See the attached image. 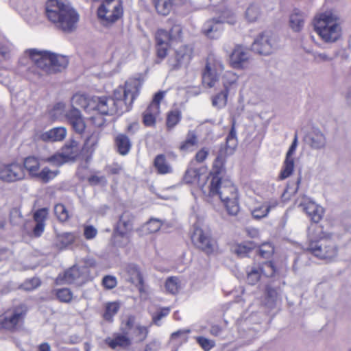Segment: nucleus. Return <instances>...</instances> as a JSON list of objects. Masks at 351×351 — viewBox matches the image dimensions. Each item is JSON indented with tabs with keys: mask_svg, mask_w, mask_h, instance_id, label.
I'll return each mask as SVG.
<instances>
[{
	"mask_svg": "<svg viewBox=\"0 0 351 351\" xmlns=\"http://www.w3.org/2000/svg\"><path fill=\"white\" fill-rule=\"evenodd\" d=\"M298 207L306 214L314 223H318L322 219L324 209L320 205L316 204L310 197L303 195L298 199Z\"/></svg>",
	"mask_w": 351,
	"mask_h": 351,
	"instance_id": "16",
	"label": "nucleus"
},
{
	"mask_svg": "<svg viewBox=\"0 0 351 351\" xmlns=\"http://www.w3.org/2000/svg\"><path fill=\"white\" fill-rule=\"evenodd\" d=\"M132 319L129 317L126 321L125 326L121 324V330L122 333H114L112 337L106 338L105 343L112 350H119L128 347L130 343L128 334L131 329Z\"/></svg>",
	"mask_w": 351,
	"mask_h": 351,
	"instance_id": "14",
	"label": "nucleus"
},
{
	"mask_svg": "<svg viewBox=\"0 0 351 351\" xmlns=\"http://www.w3.org/2000/svg\"><path fill=\"white\" fill-rule=\"evenodd\" d=\"M309 243L307 250L315 257L332 262L337 257L339 247L332 238L331 234L324 232L320 226L309 228Z\"/></svg>",
	"mask_w": 351,
	"mask_h": 351,
	"instance_id": "4",
	"label": "nucleus"
},
{
	"mask_svg": "<svg viewBox=\"0 0 351 351\" xmlns=\"http://www.w3.org/2000/svg\"><path fill=\"white\" fill-rule=\"evenodd\" d=\"M45 15L56 28L66 33L75 30L80 20L78 12L66 0H48Z\"/></svg>",
	"mask_w": 351,
	"mask_h": 351,
	"instance_id": "2",
	"label": "nucleus"
},
{
	"mask_svg": "<svg viewBox=\"0 0 351 351\" xmlns=\"http://www.w3.org/2000/svg\"><path fill=\"white\" fill-rule=\"evenodd\" d=\"M158 32H162L165 33L167 38H163V39L169 43H172L173 42H178L180 40L182 30L180 25H175L172 27L169 32H167L164 29H159Z\"/></svg>",
	"mask_w": 351,
	"mask_h": 351,
	"instance_id": "33",
	"label": "nucleus"
},
{
	"mask_svg": "<svg viewBox=\"0 0 351 351\" xmlns=\"http://www.w3.org/2000/svg\"><path fill=\"white\" fill-rule=\"evenodd\" d=\"M10 221L14 226H19L23 223V219L19 208H14L10 210Z\"/></svg>",
	"mask_w": 351,
	"mask_h": 351,
	"instance_id": "52",
	"label": "nucleus"
},
{
	"mask_svg": "<svg viewBox=\"0 0 351 351\" xmlns=\"http://www.w3.org/2000/svg\"><path fill=\"white\" fill-rule=\"evenodd\" d=\"M191 332L189 329H182L171 335L170 341H176L177 344H182L188 341V335Z\"/></svg>",
	"mask_w": 351,
	"mask_h": 351,
	"instance_id": "41",
	"label": "nucleus"
},
{
	"mask_svg": "<svg viewBox=\"0 0 351 351\" xmlns=\"http://www.w3.org/2000/svg\"><path fill=\"white\" fill-rule=\"evenodd\" d=\"M258 267L260 269L261 275H263L267 277L272 276L276 271L273 263L270 261L265 262L261 266L258 265Z\"/></svg>",
	"mask_w": 351,
	"mask_h": 351,
	"instance_id": "48",
	"label": "nucleus"
},
{
	"mask_svg": "<svg viewBox=\"0 0 351 351\" xmlns=\"http://www.w3.org/2000/svg\"><path fill=\"white\" fill-rule=\"evenodd\" d=\"M154 166L158 174H168L173 172V168L167 161L164 154L157 155L154 161Z\"/></svg>",
	"mask_w": 351,
	"mask_h": 351,
	"instance_id": "29",
	"label": "nucleus"
},
{
	"mask_svg": "<svg viewBox=\"0 0 351 351\" xmlns=\"http://www.w3.org/2000/svg\"><path fill=\"white\" fill-rule=\"evenodd\" d=\"M25 54L37 68L47 74L61 72L67 66L69 63L66 56L47 51L30 49L26 50Z\"/></svg>",
	"mask_w": 351,
	"mask_h": 351,
	"instance_id": "5",
	"label": "nucleus"
},
{
	"mask_svg": "<svg viewBox=\"0 0 351 351\" xmlns=\"http://www.w3.org/2000/svg\"><path fill=\"white\" fill-rule=\"evenodd\" d=\"M119 309V303L114 302L106 304L104 318L108 322L112 320L113 316L118 312Z\"/></svg>",
	"mask_w": 351,
	"mask_h": 351,
	"instance_id": "46",
	"label": "nucleus"
},
{
	"mask_svg": "<svg viewBox=\"0 0 351 351\" xmlns=\"http://www.w3.org/2000/svg\"><path fill=\"white\" fill-rule=\"evenodd\" d=\"M67 131L64 127H56L41 133L39 138L44 142H59L66 136Z\"/></svg>",
	"mask_w": 351,
	"mask_h": 351,
	"instance_id": "24",
	"label": "nucleus"
},
{
	"mask_svg": "<svg viewBox=\"0 0 351 351\" xmlns=\"http://www.w3.org/2000/svg\"><path fill=\"white\" fill-rule=\"evenodd\" d=\"M137 281L136 287L140 293L142 299L146 300L149 295V287L145 283L143 274L141 271L136 266L133 265V279Z\"/></svg>",
	"mask_w": 351,
	"mask_h": 351,
	"instance_id": "26",
	"label": "nucleus"
},
{
	"mask_svg": "<svg viewBox=\"0 0 351 351\" xmlns=\"http://www.w3.org/2000/svg\"><path fill=\"white\" fill-rule=\"evenodd\" d=\"M294 169V159L286 158L282 169L280 174V178L284 180L289 177Z\"/></svg>",
	"mask_w": 351,
	"mask_h": 351,
	"instance_id": "45",
	"label": "nucleus"
},
{
	"mask_svg": "<svg viewBox=\"0 0 351 351\" xmlns=\"http://www.w3.org/2000/svg\"><path fill=\"white\" fill-rule=\"evenodd\" d=\"M191 240L194 245L206 254H212L215 248V241L211 238L209 232L204 231L199 226L193 227Z\"/></svg>",
	"mask_w": 351,
	"mask_h": 351,
	"instance_id": "13",
	"label": "nucleus"
},
{
	"mask_svg": "<svg viewBox=\"0 0 351 351\" xmlns=\"http://www.w3.org/2000/svg\"><path fill=\"white\" fill-rule=\"evenodd\" d=\"M155 8L158 14L167 15L172 9L173 3L171 0H155Z\"/></svg>",
	"mask_w": 351,
	"mask_h": 351,
	"instance_id": "38",
	"label": "nucleus"
},
{
	"mask_svg": "<svg viewBox=\"0 0 351 351\" xmlns=\"http://www.w3.org/2000/svg\"><path fill=\"white\" fill-rule=\"evenodd\" d=\"M305 23V16L298 9H294L289 16V25L294 32L302 30Z\"/></svg>",
	"mask_w": 351,
	"mask_h": 351,
	"instance_id": "27",
	"label": "nucleus"
},
{
	"mask_svg": "<svg viewBox=\"0 0 351 351\" xmlns=\"http://www.w3.org/2000/svg\"><path fill=\"white\" fill-rule=\"evenodd\" d=\"M313 60L317 63H322L325 62H330L333 60V57L329 56L326 53H320L314 51L312 53Z\"/></svg>",
	"mask_w": 351,
	"mask_h": 351,
	"instance_id": "60",
	"label": "nucleus"
},
{
	"mask_svg": "<svg viewBox=\"0 0 351 351\" xmlns=\"http://www.w3.org/2000/svg\"><path fill=\"white\" fill-rule=\"evenodd\" d=\"M317 34L326 43H334L341 36V27L338 15L331 10L318 14L314 20Z\"/></svg>",
	"mask_w": 351,
	"mask_h": 351,
	"instance_id": "6",
	"label": "nucleus"
},
{
	"mask_svg": "<svg viewBox=\"0 0 351 351\" xmlns=\"http://www.w3.org/2000/svg\"><path fill=\"white\" fill-rule=\"evenodd\" d=\"M252 245H239L237 246L236 249H235V252L236 254L241 256V257H244L245 256H247V254L248 253H250V252L252 250Z\"/></svg>",
	"mask_w": 351,
	"mask_h": 351,
	"instance_id": "63",
	"label": "nucleus"
},
{
	"mask_svg": "<svg viewBox=\"0 0 351 351\" xmlns=\"http://www.w3.org/2000/svg\"><path fill=\"white\" fill-rule=\"evenodd\" d=\"M167 38L165 34L162 32H157L156 34V53L158 58L163 59L167 54L169 43L163 39Z\"/></svg>",
	"mask_w": 351,
	"mask_h": 351,
	"instance_id": "30",
	"label": "nucleus"
},
{
	"mask_svg": "<svg viewBox=\"0 0 351 351\" xmlns=\"http://www.w3.org/2000/svg\"><path fill=\"white\" fill-rule=\"evenodd\" d=\"M234 25L236 18L233 12H226L219 18H213L205 22L202 27V32L212 39L217 38L223 31V23Z\"/></svg>",
	"mask_w": 351,
	"mask_h": 351,
	"instance_id": "11",
	"label": "nucleus"
},
{
	"mask_svg": "<svg viewBox=\"0 0 351 351\" xmlns=\"http://www.w3.org/2000/svg\"><path fill=\"white\" fill-rule=\"evenodd\" d=\"M58 171H51L49 168L45 167L42 169L40 172L36 173V176L38 177L44 182H47L50 180L54 178L57 175Z\"/></svg>",
	"mask_w": 351,
	"mask_h": 351,
	"instance_id": "54",
	"label": "nucleus"
},
{
	"mask_svg": "<svg viewBox=\"0 0 351 351\" xmlns=\"http://www.w3.org/2000/svg\"><path fill=\"white\" fill-rule=\"evenodd\" d=\"M276 47V38L271 32L261 34L253 42L252 50L255 52L267 56L272 53Z\"/></svg>",
	"mask_w": 351,
	"mask_h": 351,
	"instance_id": "17",
	"label": "nucleus"
},
{
	"mask_svg": "<svg viewBox=\"0 0 351 351\" xmlns=\"http://www.w3.org/2000/svg\"><path fill=\"white\" fill-rule=\"evenodd\" d=\"M122 14L123 9L119 0H104L97 10V16L105 26L114 23Z\"/></svg>",
	"mask_w": 351,
	"mask_h": 351,
	"instance_id": "10",
	"label": "nucleus"
},
{
	"mask_svg": "<svg viewBox=\"0 0 351 351\" xmlns=\"http://www.w3.org/2000/svg\"><path fill=\"white\" fill-rule=\"evenodd\" d=\"M207 176L199 173L198 169L189 168L184 176V181L186 184H196L202 188V191H206L204 187V180Z\"/></svg>",
	"mask_w": 351,
	"mask_h": 351,
	"instance_id": "25",
	"label": "nucleus"
},
{
	"mask_svg": "<svg viewBox=\"0 0 351 351\" xmlns=\"http://www.w3.org/2000/svg\"><path fill=\"white\" fill-rule=\"evenodd\" d=\"M12 45L7 40L0 42V61L10 58Z\"/></svg>",
	"mask_w": 351,
	"mask_h": 351,
	"instance_id": "53",
	"label": "nucleus"
},
{
	"mask_svg": "<svg viewBox=\"0 0 351 351\" xmlns=\"http://www.w3.org/2000/svg\"><path fill=\"white\" fill-rule=\"evenodd\" d=\"M40 285V280L38 278H32L26 280L21 285L22 288L27 291H32Z\"/></svg>",
	"mask_w": 351,
	"mask_h": 351,
	"instance_id": "57",
	"label": "nucleus"
},
{
	"mask_svg": "<svg viewBox=\"0 0 351 351\" xmlns=\"http://www.w3.org/2000/svg\"><path fill=\"white\" fill-rule=\"evenodd\" d=\"M88 269L85 267H79L74 265L62 274H59L56 278V283L57 285L75 284L80 286L85 283L88 279Z\"/></svg>",
	"mask_w": 351,
	"mask_h": 351,
	"instance_id": "12",
	"label": "nucleus"
},
{
	"mask_svg": "<svg viewBox=\"0 0 351 351\" xmlns=\"http://www.w3.org/2000/svg\"><path fill=\"white\" fill-rule=\"evenodd\" d=\"M163 222L157 218H151L142 227V230L145 234H152L158 232Z\"/></svg>",
	"mask_w": 351,
	"mask_h": 351,
	"instance_id": "35",
	"label": "nucleus"
},
{
	"mask_svg": "<svg viewBox=\"0 0 351 351\" xmlns=\"http://www.w3.org/2000/svg\"><path fill=\"white\" fill-rule=\"evenodd\" d=\"M304 141L313 149H322L326 145V138L318 128H313L304 137Z\"/></svg>",
	"mask_w": 351,
	"mask_h": 351,
	"instance_id": "22",
	"label": "nucleus"
},
{
	"mask_svg": "<svg viewBox=\"0 0 351 351\" xmlns=\"http://www.w3.org/2000/svg\"><path fill=\"white\" fill-rule=\"evenodd\" d=\"M97 234V230L93 226H86L84 227V235L87 240L94 239Z\"/></svg>",
	"mask_w": 351,
	"mask_h": 351,
	"instance_id": "64",
	"label": "nucleus"
},
{
	"mask_svg": "<svg viewBox=\"0 0 351 351\" xmlns=\"http://www.w3.org/2000/svg\"><path fill=\"white\" fill-rule=\"evenodd\" d=\"M192 52V49L186 45L176 49L174 56L168 60L171 69L176 70L182 67H186L191 59Z\"/></svg>",
	"mask_w": 351,
	"mask_h": 351,
	"instance_id": "20",
	"label": "nucleus"
},
{
	"mask_svg": "<svg viewBox=\"0 0 351 351\" xmlns=\"http://www.w3.org/2000/svg\"><path fill=\"white\" fill-rule=\"evenodd\" d=\"M115 145L117 152L121 155H126L130 149V142L129 138L125 134H119L115 138Z\"/></svg>",
	"mask_w": 351,
	"mask_h": 351,
	"instance_id": "32",
	"label": "nucleus"
},
{
	"mask_svg": "<svg viewBox=\"0 0 351 351\" xmlns=\"http://www.w3.org/2000/svg\"><path fill=\"white\" fill-rule=\"evenodd\" d=\"M208 189V191H204L205 195L208 197L219 198L229 215H237L239 211V192L230 179L214 176Z\"/></svg>",
	"mask_w": 351,
	"mask_h": 351,
	"instance_id": "3",
	"label": "nucleus"
},
{
	"mask_svg": "<svg viewBox=\"0 0 351 351\" xmlns=\"http://www.w3.org/2000/svg\"><path fill=\"white\" fill-rule=\"evenodd\" d=\"M261 275L258 266L249 267L247 269V281L250 285H255L260 280Z\"/></svg>",
	"mask_w": 351,
	"mask_h": 351,
	"instance_id": "43",
	"label": "nucleus"
},
{
	"mask_svg": "<svg viewBox=\"0 0 351 351\" xmlns=\"http://www.w3.org/2000/svg\"><path fill=\"white\" fill-rule=\"evenodd\" d=\"M196 341L204 351H210L215 346V341L204 337H197Z\"/></svg>",
	"mask_w": 351,
	"mask_h": 351,
	"instance_id": "55",
	"label": "nucleus"
},
{
	"mask_svg": "<svg viewBox=\"0 0 351 351\" xmlns=\"http://www.w3.org/2000/svg\"><path fill=\"white\" fill-rule=\"evenodd\" d=\"M56 296L60 301L69 303L72 300L73 293L69 289L63 288L56 290Z\"/></svg>",
	"mask_w": 351,
	"mask_h": 351,
	"instance_id": "49",
	"label": "nucleus"
},
{
	"mask_svg": "<svg viewBox=\"0 0 351 351\" xmlns=\"http://www.w3.org/2000/svg\"><path fill=\"white\" fill-rule=\"evenodd\" d=\"M148 328L141 325H136L133 328V341L141 342L144 341L148 335Z\"/></svg>",
	"mask_w": 351,
	"mask_h": 351,
	"instance_id": "44",
	"label": "nucleus"
},
{
	"mask_svg": "<svg viewBox=\"0 0 351 351\" xmlns=\"http://www.w3.org/2000/svg\"><path fill=\"white\" fill-rule=\"evenodd\" d=\"M259 253L263 258H269L274 253V247L270 243H265L260 246Z\"/></svg>",
	"mask_w": 351,
	"mask_h": 351,
	"instance_id": "62",
	"label": "nucleus"
},
{
	"mask_svg": "<svg viewBox=\"0 0 351 351\" xmlns=\"http://www.w3.org/2000/svg\"><path fill=\"white\" fill-rule=\"evenodd\" d=\"M23 166L18 162L0 163V180L5 182H14L25 178Z\"/></svg>",
	"mask_w": 351,
	"mask_h": 351,
	"instance_id": "15",
	"label": "nucleus"
},
{
	"mask_svg": "<svg viewBox=\"0 0 351 351\" xmlns=\"http://www.w3.org/2000/svg\"><path fill=\"white\" fill-rule=\"evenodd\" d=\"M145 77L142 74H138L134 79H133V88L136 90L135 92L133 91V100L139 95Z\"/></svg>",
	"mask_w": 351,
	"mask_h": 351,
	"instance_id": "58",
	"label": "nucleus"
},
{
	"mask_svg": "<svg viewBox=\"0 0 351 351\" xmlns=\"http://www.w3.org/2000/svg\"><path fill=\"white\" fill-rule=\"evenodd\" d=\"M166 91L156 93L143 114V123L146 126H152L156 123V118L160 114V104L166 95Z\"/></svg>",
	"mask_w": 351,
	"mask_h": 351,
	"instance_id": "18",
	"label": "nucleus"
},
{
	"mask_svg": "<svg viewBox=\"0 0 351 351\" xmlns=\"http://www.w3.org/2000/svg\"><path fill=\"white\" fill-rule=\"evenodd\" d=\"M261 15V11L257 5H250L246 12H245V18L249 22H255L256 21Z\"/></svg>",
	"mask_w": 351,
	"mask_h": 351,
	"instance_id": "42",
	"label": "nucleus"
},
{
	"mask_svg": "<svg viewBox=\"0 0 351 351\" xmlns=\"http://www.w3.org/2000/svg\"><path fill=\"white\" fill-rule=\"evenodd\" d=\"M23 17L28 23L34 25L39 21L40 12L34 5H32L24 11Z\"/></svg>",
	"mask_w": 351,
	"mask_h": 351,
	"instance_id": "36",
	"label": "nucleus"
},
{
	"mask_svg": "<svg viewBox=\"0 0 351 351\" xmlns=\"http://www.w3.org/2000/svg\"><path fill=\"white\" fill-rule=\"evenodd\" d=\"M77 237L75 232H63L56 236V244L60 248H66L72 245Z\"/></svg>",
	"mask_w": 351,
	"mask_h": 351,
	"instance_id": "31",
	"label": "nucleus"
},
{
	"mask_svg": "<svg viewBox=\"0 0 351 351\" xmlns=\"http://www.w3.org/2000/svg\"><path fill=\"white\" fill-rule=\"evenodd\" d=\"M24 167L32 176H36L40 167V162L37 158L34 156L27 157L24 160Z\"/></svg>",
	"mask_w": 351,
	"mask_h": 351,
	"instance_id": "37",
	"label": "nucleus"
},
{
	"mask_svg": "<svg viewBox=\"0 0 351 351\" xmlns=\"http://www.w3.org/2000/svg\"><path fill=\"white\" fill-rule=\"evenodd\" d=\"M238 76L232 71H226L221 77L223 89L212 98L213 107L221 109L227 104L228 95L237 88Z\"/></svg>",
	"mask_w": 351,
	"mask_h": 351,
	"instance_id": "9",
	"label": "nucleus"
},
{
	"mask_svg": "<svg viewBox=\"0 0 351 351\" xmlns=\"http://www.w3.org/2000/svg\"><path fill=\"white\" fill-rule=\"evenodd\" d=\"M72 157V154L64 155L61 152L56 153L50 157L43 159V160L54 166H60L70 160Z\"/></svg>",
	"mask_w": 351,
	"mask_h": 351,
	"instance_id": "34",
	"label": "nucleus"
},
{
	"mask_svg": "<svg viewBox=\"0 0 351 351\" xmlns=\"http://www.w3.org/2000/svg\"><path fill=\"white\" fill-rule=\"evenodd\" d=\"M274 206L275 205H271L269 203L265 202L252 210V215L256 219L265 217L267 215L270 209Z\"/></svg>",
	"mask_w": 351,
	"mask_h": 351,
	"instance_id": "39",
	"label": "nucleus"
},
{
	"mask_svg": "<svg viewBox=\"0 0 351 351\" xmlns=\"http://www.w3.org/2000/svg\"><path fill=\"white\" fill-rule=\"evenodd\" d=\"M165 288L171 294L177 293L179 289L178 278L176 277L168 278L165 282Z\"/></svg>",
	"mask_w": 351,
	"mask_h": 351,
	"instance_id": "51",
	"label": "nucleus"
},
{
	"mask_svg": "<svg viewBox=\"0 0 351 351\" xmlns=\"http://www.w3.org/2000/svg\"><path fill=\"white\" fill-rule=\"evenodd\" d=\"M25 315V310L23 306L15 308L11 313L0 317V328L10 330H16L23 323Z\"/></svg>",
	"mask_w": 351,
	"mask_h": 351,
	"instance_id": "19",
	"label": "nucleus"
},
{
	"mask_svg": "<svg viewBox=\"0 0 351 351\" xmlns=\"http://www.w3.org/2000/svg\"><path fill=\"white\" fill-rule=\"evenodd\" d=\"M250 58L248 51L243 47L236 46L230 56V64L233 68H243Z\"/></svg>",
	"mask_w": 351,
	"mask_h": 351,
	"instance_id": "23",
	"label": "nucleus"
},
{
	"mask_svg": "<svg viewBox=\"0 0 351 351\" xmlns=\"http://www.w3.org/2000/svg\"><path fill=\"white\" fill-rule=\"evenodd\" d=\"M117 285V280L115 276L111 275L105 276L102 279V285L106 289H112Z\"/></svg>",
	"mask_w": 351,
	"mask_h": 351,
	"instance_id": "61",
	"label": "nucleus"
},
{
	"mask_svg": "<svg viewBox=\"0 0 351 351\" xmlns=\"http://www.w3.org/2000/svg\"><path fill=\"white\" fill-rule=\"evenodd\" d=\"M224 70L221 60L214 55L207 58L205 69L202 73V81L208 88H216L219 84V75Z\"/></svg>",
	"mask_w": 351,
	"mask_h": 351,
	"instance_id": "8",
	"label": "nucleus"
},
{
	"mask_svg": "<svg viewBox=\"0 0 351 351\" xmlns=\"http://www.w3.org/2000/svg\"><path fill=\"white\" fill-rule=\"evenodd\" d=\"M54 213L58 220L62 222L67 221L69 217V212L62 204H58L55 206Z\"/></svg>",
	"mask_w": 351,
	"mask_h": 351,
	"instance_id": "47",
	"label": "nucleus"
},
{
	"mask_svg": "<svg viewBox=\"0 0 351 351\" xmlns=\"http://www.w3.org/2000/svg\"><path fill=\"white\" fill-rule=\"evenodd\" d=\"M99 141L98 132H93L88 137L86 138L84 147L88 152H93L97 145Z\"/></svg>",
	"mask_w": 351,
	"mask_h": 351,
	"instance_id": "50",
	"label": "nucleus"
},
{
	"mask_svg": "<svg viewBox=\"0 0 351 351\" xmlns=\"http://www.w3.org/2000/svg\"><path fill=\"white\" fill-rule=\"evenodd\" d=\"M95 112H97L96 114L90 117V121L95 126L98 127V128L101 127L102 125H104L105 121H106L104 117V115H108V114H102L100 112H99L98 110H94L92 113H94Z\"/></svg>",
	"mask_w": 351,
	"mask_h": 351,
	"instance_id": "59",
	"label": "nucleus"
},
{
	"mask_svg": "<svg viewBox=\"0 0 351 351\" xmlns=\"http://www.w3.org/2000/svg\"><path fill=\"white\" fill-rule=\"evenodd\" d=\"M181 112L178 110L170 111L167 117L166 125L169 130L173 129L181 119Z\"/></svg>",
	"mask_w": 351,
	"mask_h": 351,
	"instance_id": "40",
	"label": "nucleus"
},
{
	"mask_svg": "<svg viewBox=\"0 0 351 351\" xmlns=\"http://www.w3.org/2000/svg\"><path fill=\"white\" fill-rule=\"evenodd\" d=\"M132 214L130 211L124 212L120 217L117 225V232L120 235H125L132 229Z\"/></svg>",
	"mask_w": 351,
	"mask_h": 351,
	"instance_id": "28",
	"label": "nucleus"
},
{
	"mask_svg": "<svg viewBox=\"0 0 351 351\" xmlns=\"http://www.w3.org/2000/svg\"><path fill=\"white\" fill-rule=\"evenodd\" d=\"M71 108L80 106L86 112L90 114L98 110L102 114H121L130 110L132 104L131 85L125 82V86H120L114 90L113 97H86L84 95L75 94L71 100Z\"/></svg>",
	"mask_w": 351,
	"mask_h": 351,
	"instance_id": "1",
	"label": "nucleus"
},
{
	"mask_svg": "<svg viewBox=\"0 0 351 351\" xmlns=\"http://www.w3.org/2000/svg\"><path fill=\"white\" fill-rule=\"evenodd\" d=\"M65 118L72 129L77 134H82L86 128L84 119L77 108H71L65 113Z\"/></svg>",
	"mask_w": 351,
	"mask_h": 351,
	"instance_id": "21",
	"label": "nucleus"
},
{
	"mask_svg": "<svg viewBox=\"0 0 351 351\" xmlns=\"http://www.w3.org/2000/svg\"><path fill=\"white\" fill-rule=\"evenodd\" d=\"M237 146V132L235 130V123L234 121H232L231 130L226 137V142L224 149H221L220 150L219 154L217 156L216 159L215 160L213 168L210 171L211 179L214 176H217L218 178H221V175L223 173L224 168V156L225 155H231L235 148Z\"/></svg>",
	"mask_w": 351,
	"mask_h": 351,
	"instance_id": "7",
	"label": "nucleus"
},
{
	"mask_svg": "<svg viewBox=\"0 0 351 351\" xmlns=\"http://www.w3.org/2000/svg\"><path fill=\"white\" fill-rule=\"evenodd\" d=\"M197 143V137L193 132H189L184 142L180 145V149L186 150Z\"/></svg>",
	"mask_w": 351,
	"mask_h": 351,
	"instance_id": "56",
	"label": "nucleus"
}]
</instances>
